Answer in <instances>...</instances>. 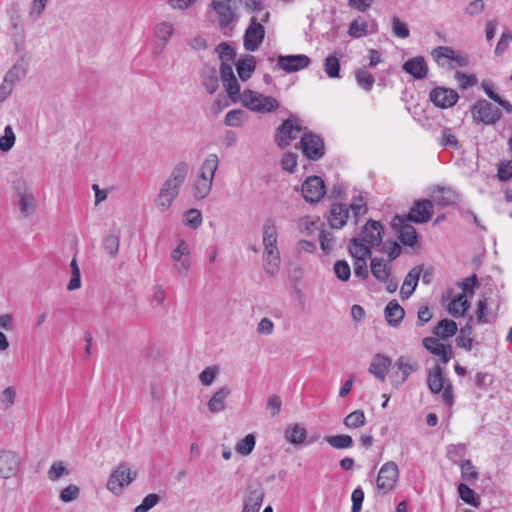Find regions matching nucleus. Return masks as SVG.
Here are the masks:
<instances>
[{
  "mask_svg": "<svg viewBox=\"0 0 512 512\" xmlns=\"http://www.w3.org/2000/svg\"><path fill=\"white\" fill-rule=\"evenodd\" d=\"M16 142V136L12 126L7 125L4 128V134L0 136V151L6 153L10 151Z\"/></svg>",
  "mask_w": 512,
  "mask_h": 512,
  "instance_id": "47",
  "label": "nucleus"
},
{
  "mask_svg": "<svg viewBox=\"0 0 512 512\" xmlns=\"http://www.w3.org/2000/svg\"><path fill=\"white\" fill-rule=\"evenodd\" d=\"M377 31V24L373 21L369 24L362 17L355 18L349 25L348 35L352 38H361L369 33H375Z\"/></svg>",
  "mask_w": 512,
  "mask_h": 512,
  "instance_id": "26",
  "label": "nucleus"
},
{
  "mask_svg": "<svg viewBox=\"0 0 512 512\" xmlns=\"http://www.w3.org/2000/svg\"><path fill=\"white\" fill-rule=\"evenodd\" d=\"M390 366L391 359L389 357L383 354H376L372 358L368 371L378 380L384 382Z\"/></svg>",
  "mask_w": 512,
  "mask_h": 512,
  "instance_id": "25",
  "label": "nucleus"
},
{
  "mask_svg": "<svg viewBox=\"0 0 512 512\" xmlns=\"http://www.w3.org/2000/svg\"><path fill=\"white\" fill-rule=\"evenodd\" d=\"M189 171L190 166L186 161H179L172 167L153 200V204L159 212L165 213L172 207L181 193Z\"/></svg>",
  "mask_w": 512,
  "mask_h": 512,
  "instance_id": "1",
  "label": "nucleus"
},
{
  "mask_svg": "<svg viewBox=\"0 0 512 512\" xmlns=\"http://www.w3.org/2000/svg\"><path fill=\"white\" fill-rule=\"evenodd\" d=\"M233 0H212L211 6L218 15L219 25L228 26L234 18V12L231 4Z\"/></svg>",
  "mask_w": 512,
  "mask_h": 512,
  "instance_id": "23",
  "label": "nucleus"
},
{
  "mask_svg": "<svg viewBox=\"0 0 512 512\" xmlns=\"http://www.w3.org/2000/svg\"><path fill=\"white\" fill-rule=\"evenodd\" d=\"M457 332V324L455 321L450 319H442L434 327L433 333L440 339H448L454 336Z\"/></svg>",
  "mask_w": 512,
  "mask_h": 512,
  "instance_id": "36",
  "label": "nucleus"
},
{
  "mask_svg": "<svg viewBox=\"0 0 512 512\" xmlns=\"http://www.w3.org/2000/svg\"><path fill=\"white\" fill-rule=\"evenodd\" d=\"M429 99L435 106L447 109L457 103L459 95L452 88L436 87L430 91Z\"/></svg>",
  "mask_w": 512,
  "mask_h": 512,
  "instance_id": "14",
  "label": "nucleus"
},
{
  "mask_svg": "<svg viewBox=\"0 0 512 512\" xmlns=\"http://www.w3.org/2000/svg\"><path fill=\"white\" fill-rule=\"evenodd\" d=\"M300 148L303 155L309 160H319L325 154V146L322 138L312 132H304L300 140Z\"/></svg>",
  "mask_w": 512,
  "mask_h": 512,
  "instance_id": "7",
  "label": "nucleus"
},
{
  "mask_svg": "<svg viewBox=\"0 0 512 512\" xmlns=\"http://www.w3.org/2000/svg\"><path fill=\"white\" fill-rule=\"evenodd\" d=\"M394 367L397 371L391 375V382L395 387H399L418 369V364L409 356H400L396 359Z\"/></svg>",
  "mask_w": 512,
  "mask_h": 512,
  "instance_id": "12",
  "label": "nucleus"
},
{
  "mask_svg": "<svg viewBox=\"0 0 512 512\" xmlns=\"http://www.w3.org/2000/svg\"><path fill=\"white\" fill-rule=\"evenodd\" d=\"M334 273L339 280L348 281L351 275L350 266L345 260H337L334 264Z\"/></svg>",
  "mask_w": 512,
  "mask_h": 512,
  "instance_id": "56",
  "label": "nucleus"
},
{
  "mask_svg": "<svg viewBox=\"0 0 512 512\" xmlns=\"http://www.w3.org/2000/svg\"><path fill=\"white\" fill-rule=\"evenodd\" d=\"M183 223L193 229H197L202 224V214L200 210L192 208L183 215Z\"/></svg>",
  "mask_w": 512,
  "mask_h": 512,
  "instance_id": "48",
  "label": "nucleus"
},
{
  "mask_svg": "<svg viewBox=\"0 0 512 512\" xmlns=\"http://www.w3.org/2000/svg\"><path fill=\"white\" fill-rule=\"evenodd\" d=\"M471 114L476 122L485 125L495 124L502 116L500 109L485 99L478 100L472 106Z\"/></svg>",
  "mask_w": 512,
  "mask_h": 512,
  "instance_id": "5",
  "label": "nucleus"
},
{
  "mask_svg": "<svg viewBox=\"0 0 512 512\" xmlns=\"http://www.w3.org/2000/svg\"><path fill=\"white\" fill-rule=\"evenodd\" d=\"M402 69L416 80L425 79L429 72L428 64L423 56H415L408 59L402 65Z\"/></svg>",
  "mask_w": 512,
  "mask_h": 512,
  "instance_id": "18",
  "label": "nucleus"
},
{
  "mask_svg": "<svg viewBox=\"0 0 512 512\" xmlns=\"http://www.w3.org/2000/svg\"><path fill=\"white\" fill-rule=\"evenodd\" d=\"M302 195L307 202H319L325 195V184L321 177H308L302 184Z\"/></svg>",
  "mask_w": 512,
  "mask_h": 512,
  "instance_id": "13",
  "label": "nucleus"
},
{
  "mask_svg": "<svg viewBox=\"0 0 512 512\" xmlns=\"http://www.w3.org/2000/svg\"><path fill=\"white\" fill-rule=\"evenodd\" d=\"M432 202L440 207L454 205L459 200V194L447 187L436 186L431 192Z\"/></svg>",
  "mask_w": 512,
  "mask_h": 512,
  "instance_id": "21",
  "label": "nucleus"
},
{
  "mask_svg": "<svg viewBox=\"0 0 512 512\" xmlns=\"http://www.w3.org/2000/svg\"><path fill=\"white\" fill-rule=\"evenodd\" d=\"M324 71L329 78L340 77V63L335 55H329L324 61Z\"/></svg>",
  "mask_w": 512,
  "mask_h": 512,
  "instance_id": "49",
  "label": "nucleus"
},
{
  "mask_svg": "<svg viewBox=\"0 0 512 512\" xmlns=\"http://www.w3.org/2000/svg\"><path fill=\"white\" fill-rule=\"evenodd\" d=\"M398 238L402 244L410 247H413L418 241L415 228L409 224L401 227Z\"/></svg>",
  "mask_w": 512,
  "mask_h": 512,
  "instance_id": "42",
  "label": "nucleus"
},
{
  "mask_svg": "<svg viewBox=\"0 0 512 512\" xmlns=\"http://www.w3.org/2000/svg\"><path fill=\"white\" fill-rule=\"evenodd\" d=\"M68 474L69 470L62 461L54 462L48 470V478L51 481H57Z\"/></svg>",
  "mask_w": 512,
  "mask_h": 512,
  "instance_id": "54",
  "label": "nucleus"
},
{
  "mask_svg": "<svg viewBox=\"0 0 512 512\" xmlns=\"http://www.w3.org/2000/svg\"><path fill=\"white\" fill-rule=\"evenodd\" d=\"M311 59L304 54L298 55H279L277 65L287 73L297 72L307 68Z\"/></svg>",
  "mask_w": 512,
  "mask_h": 512,
  "instance_id": "16",
  "label": "nucleus"
},
{
  "mask_svg": "<svg viewBox=\"0 0 512 512\" xmlns=\"http://www.w3.org/2000/svg\"><path fill=\"white\" fill-rule=\"evenodd\" d=\"M213 183L207 180L194 179L192 182V195L194 199H206L212 190Z\"/></svg>",
  "mask_w": 512,
  "mask_h": 512,
  "instance_id": "37",
  "label": "nucleus"
},
{
  "mask_svg": "<svg viewBox=\"0 0 512 512\" xmlns=\"http://www.w3.org/2000/svg\"><path fill=\"white\" fill-rule=\"evenodd\" d=\"M447 457L455 464H460L466 454L465 444H452L447 447Z\"/></svg>",
  "mask_w": 512,
  "mask_h": 512,
  "instance_id": "51",
  "label": "nucleus"
},
{
  "mask_svg": "<svg viewBox=\"0 0 512 512\" xmlns=\"http://www.w3.org/2000/svg\"><path fill=\"white\" fill-rule=\"evenodd\" d=\"M256 444V439L253 434L246 435L242 440L236 443L235 451L242 456H247L252 453Z\"/></svg>",
  "mask_w": 512,
  "mask_h": 512,
  "instance_id": "46",
  "label": "nucleus"
},
{
  "mask_svg": "<svg viewBox=\"0 0 512 512\" xmlns=\"http://www.w3.org/2000/svg\"><path fill=\"white\" fill-rule=\"evenodd\" d=\"M171 260L173 262V270L181 277H187L191 267V259L189 245L184 240H180L172 250Z\"/></svg>",
  "mask_w": 512,
  "mask_h": 512,
  "instance_id": "9",
  "label": "nucleus"
},
{
  "mask_svg": "<svg viewBox=\"0 0 512 512\" xmlns=\"http://www.w3.org/2000/svg\"><path fill=\"white\" fill-rule=\"evenodd\" d=\"M223 86L233 103L241 102L242 93H240V85L236 78L223 82Z\"/></svg>",
  "mask_w": 512,
  "mask_h": 512,
  "instance_id": "53",
  "label": "nucleus"
},
{
  "mask_svg": "<svg viewBox=\"0 0 512 512\" xmlns=\"http://www.w3.org/2000/svg\"><path fill=\"white\" fill-rule=\"evenodd\" d=\"M14 190L19 199V208L21 214L29 216L35 207V198L24 180L14 182Z\"/></svg>",
  "mask_w": 512,
  "mask_h": 512,
  "instance_id": "15",
  "label": "nucleus"
},
{
  "mask_svg": "<svg viewBox=\"0 0 512 512\" xmlns=\"http://www.w3.org/2000/svg\"><path fill=\"white\" fill-rule=\"evenodd\" d=\"M469 308V302L468 300L465 298V295L464 294H460L459 296H457L455 299H453L449 306H448V311L450 314L454 315V316H463L467 309Z\"/></svg>",
  "mask_w": 512,
  "mask_h": 512,
  "instance_id": "41",
  "label": "nucleus"
},
{
  "mask_svg": "<svg viewBox=\"0 0 512 512\" xmlns=\"http://www.w3.org/2000/svg\"><path fill=\"white\" fill-rule=\"evenodd\" d=\"M356 81L365 91L369 92L375 82L374 76L366 69H359L356 72Z\"/></svg>",
  "mask_w": 512,
  "mask_h": 512,
  "instance_id": "52",
  "label": "nucleus"
},
{
  "mask_svg": "<svg viewBox=\"0 0 512 512\" xmlns=\"http://www.w3.org/2000/svg\"><path fill=\"white\" fill-rule=\"evenodd\" d=\"M349 217V210L343 204H333L328 217L329 224L334 229L342 228Z\"/></svg>",
  "mask_w": 512,
  "mask_h": 512,
  "instance_id": "29",
  "label": "nucleus"
},
{
  "mask_svg": "<svg viewBox=\"0 0 512 512\" xmlns=\"http://www.w3.org/2000/svg\"><path fill=\"white\" fill-rule=\"evenodd\" d=\"M202 84L209 94L218 89V75L215 69H207L202 73Z\"/></svg>",
  "mask_w": 512,
  "mask_h": 512,
  "instance_id": "43",
  "label": "nucleus"
},
{
  "mask_svg": "<svg viewBox=\"0 0 512 512\" xmlns=\"http://www.w3.org/2000/svg\"><path fill=\"white\" fill-rule=\"evenodd\" d=\"M219 167L217 154H208L200 164L194 179L214 182L215 173Z\"/></svg>",
  "mask_w": 512,
  "mask_h": 512,
  "instance_id": "19",
  "label": "nucleus"
},
{
  "mask_svg": "<svg viewBox=\"0 0 512 512\" xmlns=\"http://www.w3.org/2000/svg\"><path fill=\"white\" fill-rule=\"evenodd\" d=\"M366 423V417L362 410H355L348 414L344 419V425L348 429H356L364 426Z\"/></svg>",
  "mask_w": 512,
  "mask_h": 512,
  "instance_id": "45",
  "label": "nucleus"
},
{
  "mask_svg": "<svg viewBox=\"0 0 512 512\" xmlns=\"http://www.w3.org/2000/svg\"><path fill=\"white\" fill-rule=\"evenodd\" d=\"M385 319L391 326H398L405 315L404 309L396 300L390 301L385 307Z\"/></svg>",
  "mask_w": 512,
  "mask_h": 512,
  "instance_id": "31",
  "label": "nucleus"
},
{
  "mask_svg": "<svg viewBox=\"0 0 512 512\" xmlns=\"http://www.w3.org/2000/svg\"><path fill=\"white\" fill-rule=\"evenodd\" d=\"M399 477V469L395 462L388 461L382 465L379 470L376 485L379 490L384 493L390 492L394 489Z\"/></svg>",
  "mask_w": 512,
  "mask_h": 512,
  "instance_id": "10",
  "label": "nucleus"
},
{
  "mask_svg": "<svg viewBox=\"0 0 512 512\" xmlns=\"http://www.w3.org/2000/svg\"><path fill=\"white\" fill-rule=\"evenodd\" d=\"M136 476L137 473L133 472L127 463H120L110 474L107 489L114 495H120L123 488L129 486Z\"/></svg>",
  "mask_w": 512,
  "mask_h": 512,
  "instance_id": "4",
  "label": "nucleus"
},
{
  "mask_svg": "<svg viewBox=\"0 0 512 512\" xmlns=\"http://www.w3.org/2000/svg\"><path fill=\"white\" fill-rule=\"evenodd\" d=\"M262 265L265 273L271 277L280 271L281 257L278 248V231L274 220L267 219L262 227Z\"/></svg>",
  "mask_w": 512,
  "mask_h": 512,
  "instance_id": "2",
  "label": "nucleus"
},
{
  "mask_svg": "<svg viewBox=\"0 0 512 512\" xmlns=\"http://www.w3.org/2000/svg\"><path fill=\"white\" fill-rule=\"evenodd\" d=\"M471 320L472 318H470L469 322L460 329L459 334L456 338L457 346L467 351H470L473 346V330L470 324Z\"/></svg>",
  "mask_w": 512,
  "mask_h": 512,
  "instance_id": "38",
  "label": "nucleus"
},
{
  "mask_svg": "<svg viewBox=\"0 0 512 512\" xmlns=\"http://www.w3.org/2000/svg\"><path fill=\"white\" fill-rule=\"evenodd\" d=\"M80 495V489L77 485H74V484H71L67 487H65L61 492H60V500L63 501L64 503H69V502H72L74 500H76Z\"/></svg>",
  "mask_w": 512,
  "mask_h": 512,
  "instance_id": "60",
  "label": "nucleus"
},
{
  "mask_svg": "<svg viewBox=\"0 0 512 512\" xmlns=\"http://www.w3.org/2000/svg\"><path fill=\"white\" fill-rule=\"evenodd\" d=\"M231 391L227 387H222L217 390L211 399L208 401V410L211 413H218L225 409L226 407V399L230 395Z\"/></svg>",
  "mask_w": 512,
  "mask_h": 512,
  "instance_id": "30",
  "label": "nucleus"
},
{
  "mask_svg": "<svg viewBox=\"0 0 512 512\" xmlns=\"http://www.w3.org/2000/svg\"><path fill=\"white\" fill-rule=\"evenodd\" d=\"M302 126L297 118L290 117L276 129L275 143L280 148H285L291 144L301 133Z\"/></svg>",
  "mask_w": 512,
  "mask_h": 512,
  "instance_id": "6",
  "label": "nucleus"
},
{
  "mask_svg": "<svg viewBox=\"0 0 512 512\" xmlns=\"http://www.w3.org/2000/svg\"><path fill=\"white\" fill-rule=\"evenodd\" d=\"M264 37V26L258 21L256 16H252L243 37L245 50L249 52H255L258 50L264 40Z\"/></svg>",
  "mask_w": 512,
  "mask_h": 512,
  "instance_id": "8",
  "label": "nucleus"
},
{
  "mask_svg": "<svg viewBox=\"0 0 512 512\" xmlns=\"http://www.w3.org/2000/svg\"><path fill=\"white\" fill-rule=\"evenodd\" d=\"M422 270V266H416L408 272L400 291L402 299H408L413 294L417 287Z\"/></svg>",
  "mask_w": 512,
  "mask_h": 512,
  "instance_id": "27",
  "label": "nucleus"
},
{
  "mask_svg": "<svg viewBox=\"0 0 512 512\" xmlns=\"http://www.w3.org/2000/svg\"><path fill=\"white\" fill-rule=\"evenodd\" d=\"M21 469L20 456L10 450H0V478L4 480L15 477Z\"/></svg>",
  "mask_w": 512,
  "mask_h": 512,
  "instance_id": "11",
  "label": "nucleus"
},
{
  "mask_svg": "<svg viewBox=\"0 0 512 512\" xmlns=\"http://www.w3.org/2000/svg\"><path fill=\"white\" fill-rule=\"evenodd\" d=\"M26 75V69L22 63L14 64L5 74L4 80L15 86Z\"/></svg>",
  "mask_w": 512,
  "mask_h": 512,
  "instance_id": "44",
  "label": "nucleus"
},
{
  "mask_svg": "<svg viewBox=\"0 0 512 512\" xmlns=\"http://www.w3.org/2000/svg\"><path fill=\"white\" fill-rule=\"evenodd\" d=\"M423 346L432 354L438 356L443 363H448L452 358L453 352L450 345L443 344L439 339L426 337L423 339Z\"/></svg>",
  "mask_w": 512,
  "mask_h": 512,
  "instance_id": "22",
  "label": "nucleus"
},
{
  "mask_svg": "<svg viewBox=\"0 0 512 512\" xmlns=\"http://www.w3.org/2000/svg\"><path fill=\"white\" fill-rule=\"evenodd\" d=\"M241 103L251 111L259 113H269L279 107V102L274 97L266 96L252 90H244L242 92Z\"/></svg>",
  "mask_w": 512,
  "mask_h": 512,
  "instance_id": "3",
  "label": "nucleus"
},
{
  "mask_svg": "<svg viewBox=\"0 0 512 512\" xmlns=\"http://www.w3.org/2000/svg\"><path fill=\"white\" fill-rule=\"evenodd\" d=\"M256 68V60L252 55L239 59L236 63L237 73L242 81L248 80Z\"/></svg>",
  "mask_w": 512,
  "mask_h": 512,
  "instance_id": "33",
  "label": "nucleus"
},
{
  "mask_svg": "<svg viewBox=\"0 0 512 512\" xmlns=\"http://www.w3.org/2000/svg\"><path fill=\"white\" fill-rule=\"evenodd\" d=\"M441 145L446 148L457 149L458 148V140L451 128H445L442 131L441 137Z\"/></svg>",
  "mask_w": 512,
  "mask_h": 512,
  "instance_id": "58",
  "label": "nucleus"
},
{
  "mask_svg": "<svg viewBox=\"0 0 512 512\" xmlns=\"http://www.w3.org/2000/svg\"><path fill=\"white\" fill-rule=\"evenodd\" d=\"M159 502V496L157 494H148L142 503L135 507L134 512H147L153 508Z\"/></svg>",
  "mask_w": 512,
  "mask_h": 512,
  "instance_id": "64",
  "label": "nucleus"
},
{
  "mask_svg": "<svg viewBox=\"0 0 512 512\" xmlns=\"http://www.w3.org/2000/svg\"><path fill=\"white\" fill-rule=\"evenodd\" d=\"M325 441L335 449H348L353 446L352 437L346 434L326 436Z\"/></svg>",
  "mask_w": 512,
  "mask_h": 512,
  "instance_id": "40",
  "label": "nucleus"
},
{
  "mask_svg": "<svg viewBox=\"0 0 512 512\" xmlns=\"http://www.w3.org/2000/svg\"><path fill=\"white\" fill-rule=\"evenodd\" d=\"M371 246L362 242L360 238H353L349 246V252L353 260L367 259L371 256Z\"/></svg>",
  "mask_w": 512,
  "mask_h": 512,
  "instance_id": "35",
  "label": "nucleus"
},
{
  "mask_svg": "<svg viewBox=\"0 0 512 512\" xmlns=\"http://www.w3.org/2000/svg\"><path fill=\"white\" fill-rule=\"evenodd\" d=\"M453 50L448 46H437L432 49L431 57L439 67L452 70Z\"/></svg>",
  "mask_w": 512,
  "mask_h": 512,
  "instance_id": "28",
  "label": "nucleus"
},
{
  "mask_svg": "<svg viewBox=\"0 0 512 512\" xmlns=\"http://www.w3.org/2000/svg\"><path fill=\"white\" fill-rule=\"evenodd\" d=\"M433 215V202L428 199L418 200L409 212V219L414 223H426Z\"/></svg>",
  "mask_w": 512,
  "mask_h": 512,
  "instance_id": "17",
  "label": "nucleus"
},
{
  "mask_svg": "<svg viewBox=\"0 0 512 512\" xmlns=\"http://www.w3.org/2000/svg\"><path fill=\"white\" fill-rule=\"evenodd\" d=\"M371 273L380 282H387L391 275V269L383 259H371Z\"/></svg>",
  "mask_w": 512,
  "mask_h": 512,
  "instance_id": "32",
  "label": "nucleus"
},
{
  "mask_svg": "<svg viewBox=\"0 0 512 512\" xmlns=\"http://www.w3.org/2000/svg\"><path fill=\"white\" fill-rule=\"evenodd\" d=\"M458 493L460 498L467 504L477 506L475 500V492L466 484L460 483L458 485Z\"/></svg>",
  "mask_w": 512,
  "mask_h": 512,
  "instance_id": "59",
  "label": "nucleus"
},
{
  "mask_svg": "<svg viewBox=\"0 0 512 512\" xmlns=\"http://www.w3.org/2000/svg\"><path fill=\"white\" fill-rule=\"evenodd\" d=\"M306 437L307 431L300 424L290 425L285 431V438L293 445L305 444Z\"/></svg>",
  "mask_w": 512,
  "mask_h": 512,
  "instance_id": "34",
  "label": "nucleus"
},
{
  "mask_svg": "<svg viewBox=\"0 0 512 512\" xmlns=\"http://www.w3.org/2000/svg\"><path fill=\"white\" fill-rule=\"evenodd\" d=\"M264 489L261 484L249 485L247 495L244 498V507L259 512L264 499Z\"/></svg>",
  "mask_w": 512,
  "mask_h": 512,
  "instance_id": "24",
  "label": "nucleus"
},
{
  "mask_svg": "<svg viewBox=\"0 0 512 512\" xmlns=\"http://www.w3.org/2000/svg\"><path fill=\"white\" fill-rule=\"evenodd\" d=\"M103 246L105 251L111 256L115 257L119 251V237L116 235H108L105 237Z\"/></svg>",
  "mask_w": 512,
  "mask_h": 512,
  "instance_id": "61",
  "label": "nucleus"
},
{
  "mask_svg": "<svg viewBox=\"0 0 512 512\" xmlns=\"http://www.w3.org/2000/svg\"><path fill=\"white\" fill-rule=\"evenodd\" d=\"M297 153L286 152L281 159V167L283 170L293 173L297 166Z\"/></svg>",
  "mask_w": 512,
  "mask_h": 512,
  "instance_id": "62",
  "label": "nucleus"
},
{
  "mask_svg": "<svg viewBox=\"0 0 512 512\" xmlns=\"http://www.w3.org/2000/svg\"><path fill=\"white\" fill-rule=\"evenodd\" d=\"M455 78L458 81L459 87L463 90L475 86L478 82V79L474 74H465L460 71L455 73Z\"/></svg>",
  "mask_w": 512,
  "mask_h": 512,
  "instance_id": "57",
  "label": "nucleus"
},
{
  "mask_svg": "<svg viewBox=\"0 0 512 512\" xmlns=\"http://www.w3.org/2000/svg\"><path fill=\"white\" fill-rule=\"evenodd\" d=\"M461 468L462 478L470 483H474L478 479V472L470 460H463L459 464Z\"/></svg>",
  "mask_w": 512,
  "mask_h": 512,
  "instance_id": "50",
  "label": "nucleus"
},
{
  "mask_svg": "<svg viewBox=\"0 0 512 512\" xmlns=\"http://www.w3.org/2000/svg\"><path fill=\"white\" fill-rule=\"evenodd\" d=\"M497 176L500 181H507L512 178V159L502 160L498 164Z\"/></svg>",
  "mask_w": 512,
  "mask_h": 512,
  "instance_id": "63",
  "label": "nucleus"
},
{
  "mask_svg": "<svg viewBox=\"0 0 512 512\" xmlns=\"http://www.w3.org/2000/svg\"><path fill=\"white\" fill-rule=\"evenodd\" d=\"M174 33V26L170 22H161L156 26L155 35L165 43L169 41Z\"/></svg>",
  "mask_w": 512,
  "mask_h": 512,
  "instance_id": "55",
  "label": "nucleus"
},
{
  "mask_svg": "<svg viewBox=\"0 0 512 512\" xmlns=\"http://www.w3.org/2000/svg\"><path fill=\"white\" fill-rule=\"evenodd\" d=\"M428 387L433 394L440 393L445 387L442 370L439 365H436V367L429 372Z\"/></svg>",
  "mask_w": 512,
  "mask_h": 512,
  "instance_id": "39",
  "label": "nucleus"
},
{
  "mask_svg": "<svg viewBox=\"0 0 512 512\" xmlns=\"http://www.w3.org/2000/svg\"><path fill=\"white\" fill-rule=\"evenodd\" d=\"M383 227L374 220H369L361 232V241L369 244L371 247L379 246L382 241Z\"/></svg>",
  "mask_w": 512,
  "mask_h": 512,
  "instance_id": "20",
  "label": "nucleus"
}]
</instances>
